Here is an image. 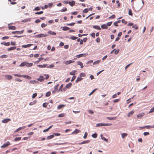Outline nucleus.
<instances>
[{"label":"nucleus","mask_w":154,"mask_h":154,"mask_svg":"<svg viewBox=\"0 0 154 154\" xmlns=\"http://www.w3.org/2000/svg\"><path fill=\"white\" fill-rule=\"evenodd\" d=\"M143 134L144 136H146L149 135V133L148 132H145L143 133Z\"/></svg>","instance_id":"62"},{"label":"nucleus","mask_w":154,"mask_h":154,"mask_svg":"<svg viewBox=\"0 0 154 154\" xmlns=\"http://www.w3.org/2000/svg\"><path fill=\"white\" fill-rule=\"evenodd\" d=\"M116 17V16L115 15H113L109 17V19H114Z\"/></svg>","instance_id":"53"},{"label":"nucleus","mask_w":154,"mask_h":154,"mask_svg":"<svg viewBox=\"0 0 154 154\" xmlns=\"http://www.w3.org/2000/svg\"><path fill=\"white\" fill-rule=\"evenodd\" d=\"M47 35H44L43 34H40L36 35L35 36V37L36 38H40L42 37H45Z\"/></svg>","instance_id":"3"},{"label":"nucleus","mask_w":154,"mask_h":154,"mask_svg":"<svg viewBox=\"0 0 154 154\" xmlns=\"http://www.w3.org/2000/svg\"><path fill=\"white\" fill-rule=\"evenodd\" d=\"M40 8L39 7H35L33 10L34 11H39L40 10Z\"/></svg>","instance_id":"41"},{"label":"nucleus","mask_w":154,"mask_h":154,"mask_svg":"<svg viewBox=\"0 0 154 154\" xmlns=\"http://www.w3.org/2000/svg\"><path fill=\"white\" fill-rule=\"evenodd\" d=\"M77 37L75 36H71L70 37V38L73 40H75L77 39Z\"/></svg>","instance_id":"38"},{"label":"nucleus","mask_w":154,"mask_h":154,"mask_svg":"<svg viewBox=\"0 0 154 154\" xmlns=\"http://www.w3.org/2000/svg\"><path fill=\"white\" fill-rule=\"evenodd\" d=\"M16 47L15 46L12 47H10V48H8V49L7 50L8 51H10L11 50H14L15 49H16Z\"/></svg>","instance_id":"15"},{"label":"nucleus","mask_w":154,"mask_h":154,"mask_svg":"<svg viewBox=\"0 0 154 154\" xmlns=\"http://www.w3.org/2000/svg\"><path fill=\"white\" fill-rule=\"evenodd\" d=\"M33 63H29L26 62H24L22 63L19 65V66L23 67L24 66H26L27 67H30L32 66Z\"/></svg>","instance_id":"1"},{"label":"nucleus","mask_w":154,"mask_h":154,"mask_svg":"<svg viewBox=\"0 0 154 154\" xmlns=\"http://www.w3.org/2000/svg\"><path fill=\"white\" fill-rule=\"evenodd\" d=\"M80 132V130L78 129H76L72 133V134H76Z\"/></svg>","instance_id":"17"},{"label":"nucleus","mask_w":154,"mask_h":154,"mask_svg":"<svg viewBox=\"0 0 154 154\" xmlns=\"http://www.w3.org/2000/svg\"><path fill=\"white\" fill-rule=\"evenodd\" d=\"M30 82L32 84H34L37 83L38 82L35 80H32Z\"/></svg>","instance_id":"35"},{"label":"nucleus","mask_w":154,"mask_h":154,"mask_svg":"<svg viewBox=\"0 0 154 154\" xmlns=\"http://www.w3.org/2000/svg\"><path fill=\"white\" fill-rule=\"evenodd\" d=\"M97 90V89H95L93 90V91L89 94V96H90L95 92V91Z\"/></svg>","instance_id":"46"},{"label":"nucleus","mask_w":154,"mask_h":154,"mask_svg":"<svg viewBox=\"0 0 154 154\" xmlns=\"http://www.w3.org/2000/svg\"><path fill=\"white\" fill-rule=\"evenodd\" d=\"M33 45V44H28L26 45H23L22 46V47L24 48H26L29 47Z\"/></svg>","instance_id":"10"},{"label":"nucleus","mask_w":154,"mask_h":154,"mask_svg":"<svg viewBox=\"0 0 154 154\" xmlns=\"http://www.w3.org/2000/svg\"><path fill=\"white\" fill-rule=\"evenodd\" d=\"M120 100V99H116L115 100H113V101L114 103H116L118 102Z\"/></svg>","instance_id":"51"},{"label":"nucleus","mask_w":154,"mask_h":154,"mask_svg":"<svg viewBox=\"0 0 154 154\" xmlns=\"http://www.w3.org/2000/svg\"><path fill=\"white\" fill-rule=\"evenodd\" d=\"M86 54H79L78 55H77L76 56V57L78 58H79L80 57H86Z\"/></svg>","instance_id":"7"},{"label":"nucleus","mask_w":154,"mask_h":154,"mask_svg":"<svg viewBox=\"0 0 154 154\" xmlns=\"http://www.w3.org/2000/svg\"><path fill=\"white\" fill-rule=\"evenodd\" d=\"M74 62V61H72V60H70L68 61H65L64 63L66 65H68Z\"/></svg>","instance_id":"9"},{"label":"nucleus","mask_w":154,"mask_h":154,"mask_svg":"<svg viewBox=\"0 0 154 154\" xmlns=\"http://www.w3.org/2000/svg\"><path fill=\"white\" fill-rule=\"evenodd\" d=\"M23 32V30H22L20 31H16L14 32H12V33L14 34H21Z\"/></svg>","instance_id":"5"},{"label":"nucleus","mask_w":154,"mask_h":154,"mask_svg":"<svg viewBox=\"0 0 154 154\" xmlns=\"http://www.w3.org/2000/svg\"><path fill=\"white\" fill-rule=\"evenodd\" d=\"M103 135L102 134L100 135V136L101 137V138L102 140H104L107 142L108 141V140L106 139L105 137H103Z\"/></svg>","instance_id":"32"},{"label":"nucleus","mask_w":154,"mask_h":154,"mask_svg":"<svg viewBox=\"0 0 154 154\" xmlns=\"http://www.w3.org/2000/svg\"><path fill=\"white\" fill-rule=\"evenodd\" d=\"M21 138L20 137H16L14 139V140L15 141L20 140H21Z\"/></svg>","instance_id":"36"},{"label":"nucleus","mask_w":154,"mask_h":154,"mask_svg":"<svg viewBox=\"0 0 154 154\" xmlns=\"http://www.w3.org/2000/svg\"><path fill=\"white\" fill-rule=\"evenodd\" d=\"M144 113H140L137 115V117L138 118H141L142 117H143L144 116Z\"/></svg>","instance_id":"13"},{"label":"nucleus","mask_w":154,"mask_h":154,"mask_svg":"<svg viewBox=\"0 0 154 154\" xmlns=\"http://www.w3.org/2000/svg\"><path fill=\"white\" fill-rule=\"evenodd\" d=\"M8 57V55L5 54H3L1 56V57L2 58H6Z\"/></svg>","instance_id":"40"},{"label":"nucleus","mask_w":154,"mask_h":154,"mask_svg":"<svg viewBox=\"0 0 154 154\" xmlns=\"http://www.w3.org/2000/svg\"><path fill=\"white\" fill-rule=\"evenodd\" d=\"M128 135V134L126 133H123L121 134V136L122 138H124Z\"/></svg>","instance_id":"28"},{"label":"nucleus","mask_w":154,"mask_h":154,"mask_svg":"<svg viewBox=\"0 0 154 154\" xmlns=\"http://www.w3.org/2000/svg\"><path fill=\"white\" fill-rule=\"evenodd\" d=\"M65 106V105H59L57 107V109H60L61 108H63V107H64Z\"/></svg>","instance_id":"18"},{"label":"nucleus","mask_w":154,"mask_h":154,"mask_svg":"<svg viewBox=\"0 0 154 154\" xmlns=\"http://www.w3.org/2000/svg\"><path fill=\"white\" fill-rule=\"evenodd\" d=\"M72 85V83H69L66 85V88H69Z\"/></svg>","instance_id":"26"},{"label":"nucleus","mask_w":154,"mask_h":154,"mask_svg":"<svg viewBox=\"0 0 154 154\" xmlns=\"http://www.w3.org/2000/svg\"><path fill=\"white\" fill-rule=\"evenodd\" d=\"M44 59L43 58V57H40V58H39L38 59V60L37 61H35L34 62V63H38L40 61H41V60H43Z\"/></svg>","instance_id":"16"},{"label":"nucleus","mask_w":154,"mask_h":154,"mask_svg":"<svg viewBox=\"0 0 154 154\" xmlns=\"http://www.w3.org/2000/svg\"><path fill=\"white\" fill-rule=\"evenodd\" d=\"M8 28L9 29L15 30L16 28L14 26H9L8 27Z\"/></svg>","instance_id":"25"},{"label":"nucleus","mask_w":154,"mask_h":154,"mask_svg":"<svg viewBox=\"0 0 154 154\" xmlns=\"http://www.w3.org/2000/svg\"><path fill=\"white\" fill-rule=\"evenodd\" d=\"M51 94V92H48L46 94V97H49L50 96Z\"/></svg>","instance_id":"58"},{"label":"nucleus","mask_w":154,"mask_h":154,"mask_svg":"<svg viewBox=\"0 0 154 154\" xmlns=\"http://www.w3.org/2000/svg\"><path fill=\"white\" fill-rule=\"evenodd\" d=\"M100 60H97L96 61H95L94 63H93V64H96L99 63L100 62Z\"/></svg>","instance_id":"49"},{"label":"nucleus","mask_w":154,"mask_h":154,"mask_svg":"<svg viewBox=\"0 0 154 154\" xmlns=\"http://www.w3.org/2000/svg\"><path fill=\"white\" fill-rule=\"evenodd\" d=\"M112 23V22H108L107 23L106 25L107 26H110L111 25Z\"/></svg>","instance_id":"56"},{"label":"nucleus","mask_w":154,"mask_h":154,"mask_svg":"<svg viewBox=\"0 0 154 154\" xmlns=\"http://www.w3.org/2000/svg\"><path fill=\"white\" fill-rule=\"evenodd\" d=\"M77 72L76 70H73L70 72V74L71 75H74Z\"/></svg>","instance_id":"29"},{"label":"nucleus","mask_w":154,"mask_h":154,"mask_svg":"<svg viewBox=\"0 0 154 154\" xmlns=\"http://www.w3.org/2000/svg\"><path fill=\"white\" fill-rule=\"evenodd\" d=\"M103 126H110L112 125V124L111 123H103Z\"/></svg>","instance_id":"42"},{"label":"nucleus","mask_w":154,"mask_h":154,"mask_svg":"<svg viewBox=\"0 0 154 154\" xmlns=\"http://www.w3.org/2000/svg\"><path fill=\"white\" fill-rule=\"evenodd\" d=\"M43 13V11H41L39 12H36L35 13V14H42Z\"/></svg>","instance_id":"43"},{"label":"nucleus","mask_w":154,"mask_h":154,"mask_svg":"<svg viewBox=\"0 0 154 154\" xmlns=\"http://www.w3.org/2000/svg\"><path fill=\"white\" fill-rule=\"evenodd\" d=\"M134 110H132L128 114L127 116L128 117H130L131 116H132L134 113Z\"/></svg>","instance_id":"12"},{"label":"nucleus","mask_w":154,"mask_h":154,"mask_svg":"<svg viewBox=\"0 0 154 154\" xmlns=\"http://www.w3.org/2000/svg\"><path fill=\"white\" fill-rule=\"evenodd\" d=\"M54 137V134H52L50 136H48L47 137V140H49L50 139H51L53 138Z\"/></svg>","instance_id":"23"},{"label":"nucleus","mask_w":154,"mask_h":154,"mask_svg":"<svg viewBox=\"0 0 154 154\" xmlns=\"http://www.w3.org/2000/svg\"><path fill=\"white\" fill-rule=\"evenodd\" d=\"M59 85V84H57V85L55 86L54 87V90H53L52 91V93H54L56 92V91H59V90H58V87Z\"/></svg>","instance_id":"4"},{"label":"nucleus","mask_w":154,"mask_h":154,"mask_svg":"<svg viewBox=\"0 0 154 154\" xmlns=\"http://www.w3.org/2000/svg\"><path fill=\"white\" fill-rule=\"evenodd\" d=\"M69 28L66 27V26H64L63 27V30L64 31H66L67 30H69Z\"/></svg>","instance_id":"31"},{"label":"nucleus","mask_w":154,"mask_h":154,"mask_svg":"<svg viewBox=\"0 0 154 154\" xmlns=\"http://www.w3.org/2000/svg\"><path fill=\"white\" fill-rule=\"evenodd\" d=\"M154 112V106L153 108H151L149 112V113L153 112Z\"/></svg>","instance_id":"50"},{"label":"nucleus","mask_w":154,"mask_h":154,"mask_svg":"<svg viewBox=\"0 0 154 154\" xmlns=\"http://www.w3.org/2000/svg\"><path fill=\"white\" fill-rule=\"evenodd\" d=\"M44 79H45L44 78V77L41 75L40 76L39 78L37 79V80L38 81L40 82H42L44 80Z\"/></svg>","instance_id":"6"},{"label":"nucleus","mask_w":154,"mask_h":154,"mask_svg":"<svg viewBox=\"0 0 154 154\" xmlns=\"http://www.w3.org/2000/svg\"><path fill=\"white\" fill-rule=\"evenodd\" d=\"M11 144L10 142L9 141H7L6 143H5L4 144H3L2 146H1V147L2 148H5V147H7L8 146L10 145Z\"/></svg>","instance_id":"2"},{"label":"nucleus","mask_w":154,"mask_h":154,"mask_svg":"<svg viewBox=\"0 0 154 154\" xmlns=\"http://www.w3.org/2000/svg\"><path fill=\"white\" fill-rule=\"evenodd\" d=\"M65 116V114L64 113H61L59 114L58 116V117H64Z\"/></svg>","instance_id":"37"},{"label":"nucleus","mask_w":154,"mask_h":154,"mask_svg":"<svg viewBox=\"0 0 154 154\" xmlns=\"http://www.w3.org/2000/svg\"><path fill=\"white\" fill-rule=\"evenodd\" d=\"M48 33L52 35H55L56 34V33L55 32H52L51 31H49L48 32Z\"/></svg>","instance_id":"34"},{"label":"nucleus","mask_w":154,"mask_h":154,"mask_svg":"<svg viewBox=\"0 0 154 154\" xmlns=\"http://www.w3.org/2000/svg\"><path fill=\"white\" fill-rule=\"evenodd\" d=\"M67 10V8H64L63 9H62V10H61L60 11L61 12H65Z\"/></svg>","instance_id":"54"},{"label":"nucleus","mask_w":154,"mask_h":154,"mask_svg":"<svg viewBox=\"0 0 154 154\" xmlns=\"http://www.w3.org/2000/svg\"><path fill=\"white\" fill-rule=\"evenodd\" d=\"M14 75L18 77H23V75H20L17 74H14Z\"/></svg>","instance_id":"48"},{"label":"nucleus","mask_w":154,"mask_h":154,"mask_svg":"<svg viewBox=\"0 0 154 154\" xmlns=\"http://www.w3.org/2000/svg\"><path fill=\"white\" fill-rule=\"evenodd\" d=\"M63 84H62L60 87L59 91H63V90H62L63 89Z\"/></svg>","instance_id":"44"},{"label":"nucleus","mask_w":154,"mask_h":154,"mask_svg":"<svg viewBox=\"0 0 154 154\" xmlns=\"http://www.w3.org/2000/svg\"><path fill=\"white\" fill-rule=\"evenodd\" d=\"M101 27L103 29H106L107 28V26L105 24L102 25L101 26Z\"/></svg>","instance_id":"30"},{"label":"nucleus","mask_w":154,"mask_h":154,"mask_svg":"<svg viewBox=\"0 0 154 154\" xmlns=\"http://www.w3.org/2000/svg\"><path fill=\"white\" fill-rule=\"evenodd\" d=\"M97 90V89H95L93 90V91L89 94V96H90L95 92V91Z\"/></svg>","instance_id":"45"},{"label":"nucleus","mask_w":154,"mask_h":154,"mask_svg":"<svg viewBox=\"0 0 154 154\" xmlns=\"http://www.w3.org/2000/svg\"><path fill=\"white\" fill-rule=\"evenodd\" d=\"M54 66V65L53 64H51V65H49V66H48L47 67L48 68H52Z\"/></svg>","instance_id":"61"},{"label":"nucleus","mask_w":154,"mask_h":154,"mask_svg":"<svg viewBox=\"0 0 154 154\" xmlns=\"http://www.w3.org/2000/svg\"><path fill=\"white\" fill-rule=\"evenodd\" d=\"M128 14L129 15L132 16L133 15L132 11L131 9H129L128 10Z\"/></svg>","instance_id":"39"},{"label":"nucleus","mask_w":154,"mask_h":154,"mask_svg":"<svg viewBox=\"0 0 154 154\" xmlns=\"http://www.w3.org/2000/svg\"><path fill=\"white\" fill-rule=\"evenodd\" d=\"M47 105H48V104L47 103H44L43 105H42V106L43 107H46L47 106Z\"/></svg>","instance_id":"57"},{"label":"nucleus","mask_w":154,"mask_h":154,"mask_svg":"<svg viewBox=\"0 0 154 154\" xmlns=\"http://www.w3.org/2000/svg\"><path fill=\"white\" fill-rule=\"evenodd\" d=\"M47 66V64H43V65H37V66L39 68H45Z\"/></svg>","instance_id":"14"},{"label":"nucleus","mask_w":154,"mask_h":154,"mask_svg":"<svg viewBox=\"0 0 154 154\" xmlns=\"http://www.w3.org/2000/svg\"><path fill=\"white\" fill-rule=\"evenodd\" d=\"M107 119L109 120H116V117H107Z\"/></svg>","instance_id":"27"},{"label":"nucleus","mask_w":154,"mask_h":154,"mask_svg":"<svg viewBox=\"0 0 154 154\" xmlns=\"http://www.w3.org/2000/svg\"><path fill=\"white\" fill-rule=\"evenodd\" d=\"M77 63L78 65L81 66V68H83V64L80 61L77 62Z\"/></svg>","instance_id":"24"},{"label":"nucleus","mask_w":154,"mask_h":154,"mask_svg":"<svg viewBox=\"0 0 154 154\" xmlns=\"http://www.w3.org/2000/svg\"><path fill=\"white\" fill-rule=\"evenodd\" d=\"M93 27L97 29L100 30L101 29V28L100 27V26H93Z\"/></svg>","instance_id":"22"},{"label":"nucleus","mask_w":154,"mask_h":154,"mask_svg":"<svg viewBox=\"0 0 154 154\" xmlns=\"http://www.w3.org/2000/svg\"><path fill=\"white\" fill-rule=\"evenodd\" d=\"M11 45H16V43L15 42H11Z\"/></svg>","instance_id":"60"},{"label":"nucleus","mask_w":154,"mask_h":154,"mask_svg":"<svg viewBox=\"0 0 154 154\" xmlns=\"http://www.w3.org/2000/svg\"><path fill=\"white\" fill-rule=\"evenodd\" d=\"M80 77H83L85 76V74L82 73L80 74Z\"/></svg>","instance_id":"55"},{"label":"nucleus","mask_w":154,"mask_h":154,"mask_svg":"<svg viewBox=\"0 0 154 154\" xmlns=\"http://www.w3.org/2000/svg\"><path fill=\"white\" fill-rule=\"evenodd\" d=\"M23 77L26 78V79H30L32 78L30 76L28 75H23Z\"/></svg>","instance_id":"19"},{"label":"nucleus","mask_w":154,"mask_h":154,"mask_svg":"<svg viewBox=\"0 0 154 154\" xmlns=\"http://www.w3.org/2000/svg\"><path fill=\"white\" fill-rule=\"evenodd\" d=\"M5 77L8 80L11 79L13 77L11 75H7L5 76Z\"/></svg>","instance_id":"21"},{"label":"nucleus","mask_w":154,"mask_h":154,"mask_svg":"<svg viewBox=\"0 0 154 154\" xmlns=\"http://www.w3.org/2000/svg\"><path fill=\"white\" fill-rule=\"evenodd\" d=\"M11 120L10 119H5L2 120V122L3 123H6L10 121Z\"/></svg>","instance_id":"8"},{"label":"nucleus","mask_w":154,"mask_h":154,"mask_svg":"<svg viewBox=\"0 0 154 154\" xmlns=\"http://www.w3.org/2000/svg\"><path fill=\"white\" fill-rule=\"evenodd\" d=\"M47 26L46 24H45V23H42L41 25V27H42V28L45 27V26Z\"/></svg>","instance_id":"64"},{"label":"nucleus","mask_w":154,"mask_h":154,"mask_svg":"<svg viewBox=\"0 0 154 154\" xmlns=\"http://www.w3.org/2000/svg\"><path fill=\"white\" fill-rule=\"evenodd\" d=\"M37 94L36 93L33 94L32 97L33 98H35L37 96Z\"/></svg>","instance_id":"63"},{"label":"nucleus","mask_w":154,"mask_h":154,"mask_svg":"<svg viewBox=\"0 0 154 154\" xmlns=\"http://www.w3.org/2000/svg\"><path fill=\"white\" fill-rule=\"evenodd\" d=\"M82 78H81V77H78V78L75 81V82H79V81H81V80H82Z\"/></svg>","instance_id":"33"},{"label":"nucleus","mask_w":154,"mask_h":154,"mask_svg":"<svg viewBox=\"0 0 154 154\" xmlns=\"http://www.w3.org/2000/svg\"><path fill=\"white\" fill-rule=\"evenodd\" d=\"M1 44L4 45L6 46H9L10 45V42H2L1 43Z\"/></svg>","instance_id":"11"},{"label":"nucleus","mask_w":154,"mask_h":154,"mask_svg":"<svg viewBox=\"0 0 154 154\" xmlns=\"http://www.w3.org/2000/svg\"><path fill=\"white\" fill-rule=\"evenodd\" d=\"M122 22L123 23H124L125 24H126L127 23V22L124 19L122 20Z\"/></svg>","instance_id":"59"},{"label":"nucleus","mask_w":154,"mask_h":154,"mask_svg":"<svg viewBox=\"0 0 154 154\" xmlns=\"http://www.w3.org/2000/svg\"><path fill=\"white\" fill-rule=\"evenodd\" d=\"M92 136L94 138H96L97 137V134H92Z\"/></svg>","instance_id":"52"},{"label":"nucleus","mask_w":154,"mask_h":154,"mask_svg":"<svg viewBox=\"0 0 154 154\" xmlns=\"http://www.w3.org/2000/svg\"><path fill=\"white\" fill-rule=\"evenodd\" d=\"M69 4L71 6H73L75 4V2L74 1H72L71 2H69Z\"/></svg>","instance_id":"20"},{"label":"nucleus","mask_w":154,"mask_h":154,"mask_svg":"<svg viewBox=\"0 0 154 154\" xmlns=\"http://www.w3.org/2000/svg\"><path fill=\"white\" fill-rule=\"evenodd\" d=\"M96 126V127L103 126V123H98L97 124Z\"/></svg>","instance_id":"47"}]
</instances>
